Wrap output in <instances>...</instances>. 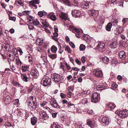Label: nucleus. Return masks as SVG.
I'll return each mask as SVG.
<instances>
[{
    "label": "nucleus",
    "instance_id": "36",
    "mask_svg": "<svg viewBox=\"0 0 128 128\" xmlns=\"http://www.w3.org/2000/svg\"><path fill=\"white\" fill-rule=\"evenodd\" d=\"M48 56L52 60L56 59L57 57V55L56 54H50L48 55Z\"/></svg>",
    "mask_w": 128,
    "mask_h": 128
},
{
    "label": "nucleus",
    "instance_id": "30",
    "mask_svg": "<svg viewBox=\"0 0 128 128\" xmlns=\"http://www.w3.org/2000/svg\"><path fill=\"white\" fill-rule=\"evenodd\" d=\"M118 62L116 58H114L112 60L111 64L113 66H115L117 64Z\"/></svg>",
    "mask_w": 128,
    "mask_h": 128
},
{
    "label": "nucleus",
    "instance_id": "47",
    "mask_svg": "<svg viewBox=\"0 0 128 128\" xmlns=\"http://www.w3.org/2000/svg\"><path fill=\"white\" fill-rule=\"evenodd\" d=\"M128 20V19L126 18H124L122 20V21L123 23V26H124L125 24H126V22Z\"/></svg>",
    "mask_w": 128,
    "mask_h": 128
},
{
    "label": "nucleus",
    "instance_id": "41",
    "mask_svg": "<svg viewBox=\"0 0 128 128\" xmlns=\"http://www.w3.org/2000/svg\"><path fill=\"white\" fill-rule=\"evenodd\" d=\"M22 70L23 72H25L28 70V68L26 66H22Z\"/></svg>",
    "mask_w": 128,
    "mask_h": 128
},
{
    "label": "nucleus",
    "instance_id": "31",
    "mask_svg": "<svg viewBox=\"0 0 128 128\" xmlns=\"http://www.w3.org/2000/svg\"><path fill=\"white\" fill-rule=\"evenodd\" d=\"M38 15L40 17H42L44 16L47 15V13L44 11H40L38 13Z\"/></svg>",
    "mask_w": 128,
    "mask_h": 128
},
{
    "label": "nucleus",
    "instance_id": "35",
    "mask_svg": "<svg viewBox=\"0 0 128 128\" xmlns=\"http://www.w3.org/2000/svg\"><path fill=\"white\" fill-rule=\"evenodd\" d=\"M42 24L43 25L42 26V28L47 27L48 26V25L46 21L44 20L42 21Z\"/></svg>",
    "mask_w": 128,
    "mask_h": 128
},
{
    "label": "nucleus",
    "instance_id": "40",
    "mask_svg": "<svg viewBox=\"0 0 128 128\" xmlns=\"http://www.w3.org/2000/svg\"><path fill=\"white\" fill-rule=\"evenodd\" d=\"M118 30V34H120L122 32V28H121L120 26H118L117 28Z\"/></svg>",
    "mask_w": 128,
    "mask_h": 128
},
{
    "label": "nucleus",
    "instance_id": "45",
    "mask_svg": "<svg viewBox=\"0 0 128 128\" xmlns=\"http://www.w3.org/2000/svg\"><path fill=\"white\" fill-rule=\"evenodd\" d=\"M85 48V46L83 44L80 45V50L83 51L84 50Z\"/></svg>",
    "mask_w": 128,
    "mask_h": 128
},
{
    "label": "nucleus",
    "instance_id": "32",
    "mask_svg": "<svg viewBox=\"0 0 128 128\" xmlns=\"http://www.w3.org/2000/svg\"><path fill=\"white\" fill-rule=\"evenodd\" d=\"M24 2L23 0H16L15 2L16 4H19L21 6H23L24 5Z\"/></svg>",
    "mask_w": 128,
    "mask_h": 128
},
{
    "label": "nucleus",
    "instance_id": "22",
    "mask_svg": "<svg viewBox=\"0 0 128 128\" xmlns=\"http://www.w3.org/2000/svg\"><path fill=\"white\" fill-rule=\"evenodd\" d=\"M47 17L54 21H55L56 20L55 15L52 13L49 14L47 15Z\"/></svg>",
    "mask_w": 128,
    "mask_h": 128
},
{
    "label": "nucleus",
    "instance_id": "43",
    "mask_svg": "<svg viewBox=\"0 0 128 128\" xmlns=\"http://www.w3.org/2000/svg\"><path fill=\"white\" fill-rule=\"evenodd\" d=\"M16 64L17 65H18L19 64H20V65L22 64V62L19 59H16Z\"/></svg>",
    "mask_w": 128,
    "mask_h": 128
},
{
    "label": "nucleus",
    "instance_id": "10",
    "mask_svg": "<svg viewBox=\"0 0 128 128\" xmlns=\"http://www.w3.org/2000/svg\"><path fill=\"white\" fill-rule=\"evenodd\" d=\"M39 117L40 118L46 120L48 119V116L45 112H42L39 113Z\"/></svg>",
    "mask_w": 128,
    "mask_h": 128
},
{
    "label": "nucleus",
    "instance_id": "58",
    "mask_svg": "<svg viewBox=\"0 0 128 128\" xmlns=\"http://www.w3.org/2000/svg\"><path fill=\"white\" fill-rule=\"evenodd\" d=\"M81 60L83 63H84L86 62V60L85 59V57L83 56L81 58Z\"/></svg>",
    "mask_w": 128,
    "mask_h": 128
},
{
    "label": "nucleus",
    "instance_id": "11",
    "mask_svg": "<svg viewBox=\"0 0 128 128\" xmlns=\"http://www.w3.org/2000/svg\"><path fill=\"white\" fill-rule=\"evenodd\" d=\"M72 14V16L74 17H80L81 15L80 12L79 10H73Z\"/></svg>",
    "mask_w": 128,
    "mask_h": 128
},
{
    "label": "nucleus",
    "instance_id": "4",
    "mask_svg": "<svg viewBox=\"0 0 128 128\" xmlns=\"http://www.w3.org/2000/svg\"><path fill=\"white\" fill-rule=\"evenodd\" d=\"M51 79L50 78H48L42 79L41 83L44 86H46L51 84Z\"/></svg>",
    "mask_w": 128,
    "mask_h": 128
},
{
    "label": "nucleus",
    "instance_id": "28",
    "mask_svg": "<svg viewBox=\"0 0 128 128\" xmlns=\"http://www.w3.org/2000/svg\"><path fill=\"white\" fill-rule=\"evenodd\" d=\"M102 59L104 62L107 64L109 61V59L106 56L102 57Z\"/></svg>",
    "mask_w": 128,
    "mask_h": 128
},
{
    "label": "nucleus",
    "instance_id": "51",
    "mask_svg": "<svg viewBox=\"0 0 128 128\" xmlns=\"http://www.w3.org/2000/svg\"><path fill=\"white\" fill-rule=\"evenodd\" d=\"M82 101V102L84 104H86L88 102V100L86 98H84Z\"/></svg>",
    "mask_w": 128,
    "mask_h": 128
},
{
    "label": "nucleus",
    "instance_id": "59",
    "mask_svg": "<svg viewBox=\"0 0 128 128\" xmlns=\"http://www.w3.org/2000/svg\"><path fill=\"white\" fill-rule=\"evenodd\" d=\"M65 65L68 69L70 70L71 69V67L68 64L66 63Z\"/></svg>",
    "mask_w": 128,
    "mask_h": 128
},
{
    "label": "nucleus",
    "instance_id": "42",
    "mask_svg": "<svg viewBox=\"0 0 128 128\" xmlns=\"http://www.w3.org/2000/svg\"><path fill=\"white\" fill-rule=\"evenodd\" d=\"M4 48L5 49V50H6L8 49L9 50V48L10 47V45L8 44H5L4 45Z\"/></svg>",
    "mask_w": 128,
    "mask_h": 128
},
{
    "label": "nucleus",
    "instance_id": "1",
    "mask_svg": "<svg viewBox=\"0 0 128 128\" xmlns=\"http://www.w3.org/2000/svg\"><path fill=\"white\" fill-rule=\"evenodd\" d=\"M27 18L30 24H32L35 26H38V28H40V26L39 27L38 26L40 22L38 20L35 19L30 16H28L27 17Z\"/></svg>",
    "mask_w": 128,
    "mask_h": 128
},
{
    "label": "nucleus",
    "instance_id": "12",
    "mask_svg": "<svg viewBox=\"0 0 128 128\" xmlns=\"http://www.w3.org/2000/svg\"><path fill=\"white\" fill-rule=\"evenodd\" d=\"M30 73L35 78H38V74L37 70L35 68H33L30 71Z\"/></svg>",
    "mask_w": 128,
    "mask_h": 128
},
{
    "label": "nucleus",
    "instance_id": "8",
    "mask_svg": "<svg viewBox=\"0 0 128 128\" xmlns=\"http://www.w3.org/2000/svg\"><path fill=\"white\" fill-rule=\"evenodd\" d=\"M28 99H30L31 101H32V103L33 104V106H31L32 109L33 110H35L37 106V103L36 102V98H34L32 96H31L28 98Z\"/></svg>",
    "mask_w": 128,
    "mask_h": 128
},
{
    "label": "nucleus",
    "instance_id": "50",
    "mask_svg": "<svg viewBox=\"0 0 128 128\" xmlns=\"http://www.w3.org/2000/svg\"><path fill=\"white\" fill-rule=\"evenodd\" d=\"M32 24H30L29 23V24L28 26V27L29 29L30 30H32L34 28V26Z\"/></svg>",
    "mask_w": 128,
    "mask_h": 128
},
{
    "label": "nucleus",
    "instance_id": "55",
    "mask_svg": "<svg viewBox=\"0 0 128 128\" xmlns=\"http://www.w3.org/2000/svg\"><path fill=\"white\" fill-rule=\"evenodd\" d=\"M58 34L57 32H55L53 33V36H52L57 37L58 36Z\"/></svg>",
    "mask_w": 128,
    "mask_h": 128
},
{
    "label": "nucleus",
    "instance_id": "6",
    "mask_svg": "<svg viewBox=\"0 0 128 128\" xmlns=\"http://www.w3.org/2000/svg\"><path fill=\"white\" fill-rule=\"evenodd\" d=\"M51 77L52 80L55 82H57L60 81V76L58 74H54L52 75Z\"/></svg>",
    "mask_w": 128,
    "mask_h": 128
},
{
    "label": "nucleus",
    "instance_id": "64",
    "mask_svg": "<svg viewBox=\"0 0 128 128\" xmlns=\"http://www.w3.org/2000/svg\"><path fill=\"white\" fill-rule=\"evenodd\" d=\"M76 62L78 64V65H80L81 64L80 62L78 59H76Z\"/></svg>",
    "mask_w": 128,
    "mask_h": 128
},
{
    "label": "nucleus",
    "instance_id": "7",
    "mask_svg": "<svg viewBox=\"0 0 128 128\" xmlns=\"http://www.w3.org/2000/svg\"><path fill=\"white\" fill-rule=\"evenodd\" d=\"M95 48V49L98 50L100 52H103L105 50V44L103 43L99 42Z\"/></svg>",
    "mask_w": 128,
    "mask_h": 128
},
{
    "label": "nucleus",
    "instance_id": "53",
    "mask_svg": "<svg viewBox=\"0 0 128 128\" xmlns=\"http://www.w3.org/2000/svg\"><path fill=\"white\" fill-rule=\"evenodd\" d=\"M36 50L40 52H41L42 50V48L40 47H37Z\"/></svg>",
    "mask_w": 128,
    "mask_h": 128
},
{
    "label": "nucleus",
    "instance_id": "5",
    "mask_svg": "<svg viewBox=\"0 0 128 128\" xmlns=\"http://www.w3.org/2000/svg\"><path fill=\"white\" fill-rule=\"evenodd\" d=\"M118 115L122 118L127 117L128 116V110L126 109L122 110L119 112Z\"/></svg>",
    "mask_w": 128,
    "mask_h": 128
},
{
    "label": "nucleus",
    "instance_id": "9",
    "mask_svg": "<svg viewBox=\"0 0 128 128\" xmlns=\"http://www.w3.org/2000/svg\"><path fill=\"white\" fill-rule=\"evenodd\" d=\"M50 104L52 107L54 108H60V106L58 105V103L56 100L54 99L51 100L50 102Z\"/></svg>",
    "mask_w": 128,
    "mask_h": 128
},
{
    "label": "nucleus",
    "instance_id": "37",
    "mask_svg": "<svg viewBox=\"0 0 128 128\" xmlns=\"http://www.w3.org/2000/svg\"><path fill=\"white\" fill-rule=\"evenodd\" d=\"M64 3L66 5L69 6L70 4V2L68 0H62Z\"/></svg>",
    "mask_w": 128,
    "mask_h": 128
},
{
    "label": "nucleus",
    "instance_id": "49",
    "mask_svg": "<svg viewBox=\"0 0 128 128\" xmlns=\"http://www.w3.org/2000/svg\"><path fill=\"white\" fill-rule=\"evenodd\" d=\"M12 84L13 85L17 86L19 85V84L16 81H15L14 80L12 81Z\"/></svg>",
    "mask_w": 128,
    "mask_h": 128
},
{
    "label": "nucleus",
    "instance_id": "39",
    "mask_svg": "<svg viewBox=\"0 0 128 128\" xmlns=\"http://www.w3.org/2000/svg\"><path fill=\"white\" fill-rule=\"evenodd\" d=\"M123 0H120L118 3V5L120 6H123Z\"/></svg>",
    "mask_w": 128,
    "mask_h": 128
},
{
    "label": "nucleus",
    "instance_id": "21",
    "mask_svg": "<svg viewBox=\"0 0 128 128\" xmlns=\"http://www.w3.org/2000/svg\"><path fill=\"white\" fill-rule=\"evenodd\" d=\"M117 42L116 41H113L110 44V47L112 48H116L118 46Z\"/></svg>",
    "mask_w": 128,
    "mask_h": 128
},
{
    "label": "nucleus",
    "instance_id": "24",
    "mask_svg": "<svg viewBox=\"0 0 128 128\" xmlns=\"http://www.w3.org/2000/svg\"><path fill=\"white\" fill-rule=\"evenodd\" d=\"M69 30H74L76 32L78 33V34H80V31L77 28H76L74 27L72 25H70L69 26Z\"/></svg>",
    "mask_w": 128,
    "mask_h": 128
},
{
    "label": "nucleus",
    "instance_id": "26",
    "mask_svg": "<svg viewBox=\"0 0 128 128\" xmlns=\"http://www.w3.org/2000/svg\"><path fill=\"white\" fill-rule=\"evenodd\" d=\"M87 124L92 128L94 124V123L90 120L89 119L87 120Z\"/></svg>",
    "mask_w": 128,
    "mask_h": 128
},
{
    "label": "nucleus",
    "instance_id": "16",
    "mask_svg": "<svg viewBox=\"0 0 128 128\" xmlns=\"http://www.w3.org/2000/svg\"><path fill=\"white\" fill-rule=\"evenodd\" d=\"M102 122L103 125H107L109 122L108 118L106 116L103 117L102 118Z\"/></svg>",
    "mask_w": 128,
    "mask_h": 128
},
{
    "label": "nucleus",
    "instance_id": "46",
    "mask_svg": "<svg viewBox=\"0 0 128 128\" xmlns=\"http://www.w3.org/2000/svg\"><path fill=\"white\" fill-rule=\"evenodd\" d=\"M65 50L66 51H67L68 53H70L71 51L70 50V47L68 46H67L65 48Z\"/></svg>",
    "mask_w": 128,
    "mask_h": 128
},
{
    "label": "nucleus",
    "instance_id": "44",
    "mask_svg": "<svg viewBox=\"0 0 128 128\" xmlns=\"http://www.w3.org/2000/svg\"><path fill=\"white\" fill-rule=\"evenodd\" d=\"M33 106V104L32 103V101L30 100V101H29V102H28V106L31 110H33L32 109V108L31 107V106Z\"/></svg>",
    "mask_w": 128,
    "mask_h": 128
},
{
    "label": "nucleus",
    "instance_id": "33",
    "mask_svg": "<svg viewBox=\"0 0 128 128\" xmlns=\"http://www.w3.org/2000/svg\"><path fill=\"white\" fill-rule=\"evenodd\" d=\"M51 50L52 52L55 53L57 51V48L54 45L51 47Z\"/></svg>",
    "mask_w": 128,
    "mask_h": 128
},
{
    "label": "nucleus",
    "instance_id": "18",
    "mask_svg": "<svg viewBox=\"0 0 128 128\" xmlns=\"http://www.w3.org/2000/svg\"><path fill=\"white\" fill-rule=\"evenodd\" d=\"M119 55L120 58L122 60H124L126 57L125 52L123 50L120 51L119 52Z\"/></svg>",
    "mask_w": 128,
    "mask_h": 128
},
{
    "label": "nucleus",
    "instance_id": "25",
    "mask_svg": "<svg viewBox=\"0 0 128 128\" xmlns=\"http://www.w3.org/2000/svg\"><path fill=\"white\" fill-rule=\"evenodd\" d=\"M37 119L36 117H33L31 118V122L33 125H35L37 122Z\"/></svg>",
    "mask_w": 128,
    "mask_h": 128
},
{
    "label": "nucleus",
    "instance_id": "17",
    "mask_svg": "<svg viewBox=\"0 0 128 128\" xmlns=\"http://www.w3.org/2000/svg\"><path fill=\"white\" fill-rule=\"evenodd\" d=\"M15 54L13 52H12L11 54H8V57L11 61H13L15 58Z\"/></svg>",
    "mask_w": 128,
    "mask_h": 128
},
{
    "label": "nucleus",
    "instance_id": "60",
    "mask_svg": "<svg viewBox=\"0 0 128 128\" xmlns=\"http://www.w3.org/2000/svg\"><path fill=\"white\" fill-rule=\"evenodd\" d=\"M112 23H117L118 22V20L115 19L113 20L112 19Z\"/></svg>",
    "mask_w": 128,
    "mask_h": 128
},
{
    "label": "nucleus",
    "instance_id": "38",
    "mask_svg": "<svg viewBox=\"0 0 128 128\" xmlns=\"http://www.w3.org/2000/svg\"><path fill=\"white\" fill-rule=\"evenodd\" d=\"M52 128H60V126L56 124H54L51 126Z\"/></svg>",
    "mask_w": 128,
    "mask_h": 128
},
{
    "label": "nucleus",
    "instance_id": "15",
    "mask_svg": "<svg viewBox=\"0 0 128 128\" xmlns=\"http://www.w3.org/2000/svg\"><path fill=\"white\" fill-rule=\"evenodd\" d=\"M40 2V0H32L30 2V4L32 5L33 6L35 7V8H37V7L35 4H38Z\"/></svg>",
    "mask_w": 128,
    "mask_h": 128
},
{
    "label": "nucleus",
    "instance_id": "57",
    "mask_svg": "<svg viewBox=\"0 0 128 128\" xmlns=\"http://www.w3.org/2000/svg\"><path fill=\"white\" fill-rule=\"evenodd\" d=\"M72 95V93L70 91H69L67 95V96L68 97H70L71 95Z\"/></svg>",
    "mask_w": 128,
    "mask_h": 128
},
{
    "label": "nucleus",
    "instance_id": "3",
    "mask_svg": "<svg viewBox=\"0 0 128 128\" xmlns=\"http://www.w3.org/2000/svg\"><path fill=\"white\" fill-rule=\"evenodd\" d=\"M100 96L99 94L97 92L93 93L91 97L92 101L94 103H97L100 100Z\"/></svg>",
    "mask_w": 128,
    "mask_h": 128
},
{
    "label": "nucleus",
    "instance_id": "56",
    "mask_svg": "<svg viewBox=\"0 0 128 128\" xmlns=\"http://www.w3.org/2000/svg\"><path fill=\"white\" fill-rule=\"evenodd\" d=\"M30 12V11H24L22 12L23 14L24 15H26L28 14Z\"/></svg>",
    "mask_w": 128,
    "mask_h": 128
},
{
    "label": "nucleus",
    "instance_id": "19",
    "mask_svg": "<svg viewBox=\"0 0 128 128\" xmlns=\"http://www.w3.org/2000/svg\"><path fill=\"white\" fill-rule=\"evenodd\" d=\"M60 16L63 20H66L68 19V16L66 14L63 12H61L60 15Z\"/></svg>",
    "mask_w": 128,
    "mask_h": 128
},
{
    "label": "nucleus",
    "instance_id": "13",
    "mask_svg": "<svg viewBox=\"0 0 128 128\" xmlns=\"http://www.w3.org/2000/svg\"><path fill=\"white\" fill-rule=\"evenodd\" d=\"M94 74L96 77H101L103 76L102 71L98 70H95L94 72Z\"/></svg>",
    "mask_w": 128,
    "mask_h": 128
},
{
    "label": "nucleus",
    "instance_id": "54",
    "mask_svg": "<svg viewBox=\"0 0 128 128\" xmlns=\"http://www.w3.org/2000/svg\"><path fill=\"white\" fill-rule=\"evenodd\" d=\"M112 88H116L117 87V85L116 84H113L112 85Z\"/></svg>",
    "mask_w": 128,
    "mask_h": 128
},
{
    "label": "nucleus",
    "instance_id": "48",
    "mask_svg": "<svg viewBox=\"0 0 128 128\" xmlns=\"http://www.w3.org/2000/svg\"><path fill=\"white\" fill-rule=\"evenodd\" d=\"M19 103V100L18 99L14 100L13 102V104L15 105L17 104H18Z\"/></svg>",
    "mask_w": 128,
    "mask_h": 128
},
{
    "label": "nucleus",
    "instance_id": "61",
    "mask_svg": "<svg viewBox=\"0 0 128 128\" xmlns=\"http://www.w3.org/2000/svg\"><path fill=\"white\" fill-rule=\"evenodd\" d=\"M120 38L123 40H124L126 39V36H125L122 34L120 35Z\"/></svg>",
    "mask_w": 128,
    "mask_h": 128
},
{
    "label": "nucleus",
    "instance_id": "34",
    "mask_svg": "<svg viewBox=\"0 0 128 128\" xmlns=\"http://www.w3.org/2000/svg\"><path fill=\"white\" fill-rule=\"evenodd\" d=\"M81 7H82L87 9L89 8V4L88 3L86 2L83 4L82 5Z\"/></svg>",
    "mask_w": 128,
    "mask_h": 128
},
{
    "label": "nucleus",
    "instance_id": "2",
    "mask_svg": "<svg viewBox=\"0 0 128 128\" xmlns=\"http://www.w3.org/2000/svg\"><path fill=\"white\" fill-rule=\"evenodd\" d=\"M18 115L19 116V118L22 120L26 121L27 118L29 116L28 113H23L21 111H18Z\"/></svg>",
    "mask_w": 128,
    "mask_h": 128
},
{
    "label": "nucleus",
    "instance_id": "14",
    "mask_svg": "<svg viewBox=\"0 0 128 128\" xmlns=\"http://www.w3.org/2000/svg\"><path fill=\"white\" fill-rule=\"evenodd\" d=\"M28 75H29V74H28L27 75L25 73L21 74V78L23 81L26 82H28L30 80L29 77L28 76Z\"/></svg>",
    "mask_w": 128,
    "mask_h": 128
},
{
    "label": "nucleus",
    "instance_id": "27",
    "mask_svg": "<svg viewBox=\"0 0 128 128\" xmlns=\"http://www.w3.org/2000/svg\"><path fill=\"white\" fill-rule=\"evenodd\" d=\"M107 106L108 108L111 110L114 109L116 107L115 105L114 104L112 103H110L108 104Z\"/></svg>",
    "mask_w": 128,
    "mask_h": 128
},
{
    "label": "nucleus",
    "instance_id": "29",
    "mask_svg": "<svg viewBox=\"0 0 128 128\" xmlns=\"http://www.w3.org/2000/svg\"><path fill=\"white\" fill-rule=\"evenodd\" d=\"M112 26V24L110 22L108 23L106 27V30L108 31H110L111 30Z\"/></svg>",
    "mask_w": 128,
    "mask_h": 128
},
{
    "label": "nucleus",
    "instance_id": "20",
    "mask_svg": "<svg viewBox=\"0 0 128 128\" xmlns=\"http://www.w3.org/2000/svg\"><path fill=\"white\" fill-rule=\"evenodd\" d=\"M98 11L95 10H90L89 11V14L90 15L93 16H95L98 15Z\"/></svg>",
    "mask_w": 128,
    "mask_h": 128
},
{
    "label": "nucleus",
    "instance_id": "52",
    "mask_svg": "<svg viewBox=\"0 0 128 128\" xmlns=\"http://www.w3.org/2000/svg\"><path fill=\"white\" fill-rule=\"evenodd\" d=\"M60 96L62 98L64 99L66 97V95L63 93H61L60 94Z\"/></svg>",
    "mask_w": 128,
    "mask_h": 128
},
{
    "label": "nucleus",
    "instance_id": "62",
    "mask_svg": "<svg viewBox=\"0 0 128 128\" xmlns=\"http://www.w3.org/2000/svg\"><path fill=\"white\" fill-rule=\"evenodd\" d=\"M70 46L73 48H74L75 47V46L74 44L73 43L71 42H70Z\"/></svg>",
    "mask_w": 128,
    "mask_h": 128
},
{
    "label": "nucleus",
    "instance_id": "63",
    "mask_svg": "<svg viewBox=\"0 0 128 128\" xmlns=\"http://www.w3.org/2000/svg\"><path fill=\"white\" fill-rule=\"evenodd\" d=\"M52 39L55 40V41H56V42L58 41V38H56V37H55L53 36H52Z\"/></svg>",
    "mask_w": 128,
    "mask_h": 128
},
{
    "label": "nucleus",
    "instance_id": "23",
    "mask_svg": "<svg viewBox=\"0 0 128 128\" xmlns=\"http://www.w3.org/2000/svg\"><path fill=\"white\" fill-rule=\"evenodd\" d=\"M11 98L9 96H7L4 99V102L6 104H9L11 102Z\"/></svg>",
    "mask_w": 128,
    "mask_h": 128
}]
</instances>
